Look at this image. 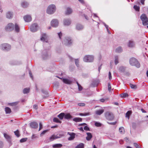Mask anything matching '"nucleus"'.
Returning <instances> with one entry per match:
<instances>
[{
    "label": "nucleus",
    "instance_id": "nucleus-1",
    "mask_svg": "<svg viewBox=\"0 0 148 148\" xmlns=\"http://www.w3.org/2000/svg\"><path fill=\"white\" fill-rule=\"evenodd\" d=\"M51 53L49 50L45 49L41 53V58L43 60H46L49 58L51 56Z\"/></svg>",
    "mask_w": 148,
    "mask_h": 148
},
{
    "label": "nucleus",
    "instance_id": "nucleus-2",
    "mask_svg": "<svg viewBox=\"0 0 148 148\" xmlns=\"http://www.w3.org/2000/svg\"><path fill=\"white\" fill-rule=\"evenodd\" d=\"M130 64L132 66H135L138 68L140 67V64L138 60L134 58H131L129 61Z\"/></svg>",
    "mask_w": 148,
    "mask_h": 148
},
{
    "label": "nucleus",
    "instance_id": "nucleus-3",
    "mask_svg": "<svg viewBox=\"0 0 148 148\" xmlns=\"http://www.w3.org/2000/svg\"><path fill=\"white\" fill-rule=\"evenodd\" d=\"M56 10V6L52 4L48 6L47 12V13L49 14H52L54 13Z\"/></svg>",
    "mask_w": 148,
    "mask_h": 148
},
{
    "label": "nucleus",
    "instance_id": "nucleus-4",
    "mask_svg": "<svg viewBox=\"0 0 148 148\" xmlns=\"http://www.w3.org/2000/svg\"><path fill=\"white\" fill-rule=\"evenodd\" d=\"M11 46L7 43H3L1 45L0 48L1 49L5 51H8L10 49Z\"/></svg>",
    "mask_w": 148,
    "mask_h": 148
},
{
    "label": "nucleus",
    "instance_id": "nucleus-5",
    "mask_svg": "<svg viewBox=\"0 0 148 148\" xmlns=\"http://www.w3.org/2000/svg\"><path fill=\"white\" fill-rule=\"evenodd\" d=\"M94 57L92 55H86L83 58V60L86 62H93Z\"/></svg>",
    "mask_w": 148,
    "mask_h": 148
},
{
    "label": "nucleus",
    "instance_id": "nucleus-6",
    "mask_svg": "<svg viewBox=\"0 0 148 148\" xmlns=\"http://www.w3.org/2000/svg\"><path fill=\"white\" fill-rule=\"evenodd\" d=\"M62 43L65 45L69 46L72 44L71 38L69 37H66L62 41Z\"/></svg>",
    "mask_w": 148,
    "mask_h": 148
},
{
    "label": "nucleus",
    "instance_id": "nucleus-7",
    "mask_svg": "<svg viewBox=\"0 0 148 148\" xmlns=\"http://www.w3.org/2000/svg\"><path fill=\"white\" fill-rule=\"evenodd\" d=\"M105 116L108 120L112 121L114 118L113 114L111 112H107L105 113Z\"/></svg>",
    "mask_w": 148,
    "mask_h": 148
},
{
    "label": "nucleus",
    "instance_id": "nucleus-8",
    "mask_svg": "<svg viewBox=\"0 0 148 148\" xmlns=\"http://www.w3.org/2000/svg\"><path fill=\"white\" fill-rule=\"evenodd\" d=\"M14 25L12 23H8L5 27V29L6 31L10 32L12 31L14 29Z\"/></svg>",
    "mask_w": 148,
    "mask_h": 148
},
{
    "label": "nucleus",
    "instance_id": "nucleus-9",
    "mask_svg": "<svg viewBox=\"0 0 148 148\" xmlns=\"http://www.w3.org/2000/svg\"><path fill=\"white\" fill-rule=\"evenodd\" d=\"M38 28V26L37 24L34 23L31 26L30 30L33 32H36Z\"/></svg>",
    "mask_w": 148,
    "mask_h": 148
},
{
    "label": "nucleus",
    "instance_id": "nucleus-10",
    "mask_svg": "<svg viewBox=\"0 0 148 148\" xmlns=\"http://www.w3.org/2000/svg\"><path fill=\"white\" fill-rule=\"evenodd\" d=\"M40 40L44 42H48V36L45 33H42L41 34Z\"/></svg>",
    "mask_w": 148,
    "mask_h": 148
},
{
    "label": "nucleus",
    "instance_id": "nucleus-11",
    "mask_svg": "<svg viewBox=\"0 0 148 148\" xmlns=\"http://www.w3.org/2000/svg\"><path fill=\"white\" fill-rule=\"evenodd\" d=\"M3 135L4 137L6 139L7 141L9 144V146H11L12 145V143L10 136L5 133H4Z\"/></svg>",
    "mask_w": 148,
    "mask_h": 148
},
{
    "label": "nucleus",
    "instance_id": "nucleus-12",
    "mask_svg": "<svg viewBox=\"0 0 148 148\" xmlns=\"http://www.w3.org/2000/svg\"><path fill=\"white\" fill-rule=\"evenodd\" d=\"M62 136L60 134H57V135H52L49 138V141H51L55 139H57L60 138Z\"/></svg>",
    "mask_w": 148,
    "mask_h": 148
},
{
    "label": "nucleus",
    "instance_id": "nucleus-13",
    "mask_svg": "<svg viewBox=\"0 0 148 148\" xmlns=\"http://www.w3.org/2000/svg\"><path fill=\"white\" fill-rule=\"evenodd\" d=\"M58 21L57 19H54L51 22V26L54 27H57L58 25Z\"/></svg>",
    "mask_w": 148,
    "mask_h": 148
},
{
    "label": "nucleus",
    "instance_id": "nucleus-14",
    "mask_svg": "<svg viewBox=\"0 0 148 148\" xmlns=\"http://www.w3.org/2000/svg\"><path fill=\"white\" fill-rule=\"evenodd\" d=\"M67 134L70 136L68 138L69 140H72L75 138V134L73 132H68Z\"/></svg>",
    "mask_w": 148,
    "mask_h": 148
},
{
    "label": "nucleus",
    "instance_id": "nucleus-15",
    "mask_svg": "<svg viewBox=\"0 0 148 148\" xmlns=\"http://www.w3.org/2000/svg\"><path fill=\"white\" fill-rule=\"evenodd\" d=\"M63 23L64 25H69L71 23V20L69 18L64 19L63 20Z\"/></svg>",
    "mask_w": 148,
    "mask_h": 148
},
{
    "label": "nucleus",
    "instance_id": "nucleus-16",
    "mask_svg": "<svg viewBox=\"0 0 148 148\" xmlns=\"http://www.w3.org/2000/svg\"><path fill=\"white\" fill-rule=\"evenodd\" d=\"M100 81L98 79H96L93 80L91 84V86L92 87H95L97 86L99 83Z\"/></svg>",
    "mask_w": 148,
    "mask_h": 148
},
{
    "label": "nucleus",
    "instance_id": "nucleus-17",
    "mask_svg": "<svg viewBox=\"0 0 148 148\" xmlns=\"http://www.w3.org/2000/svg\"><path fill=\"white\" fill-rule=\"evenodd\" d=\"M57 77L60 78V79H62L63 82L66 84H71L72 82L70 80L68 79L63 78H60L58 77V76H57Z\"/></svg>",
    "mask_w": 148,
    "mask_h": 148
},
{
    "label": "nucleus",
    "instance_id": "nucleus-18",
    "mask_svg": "<svg viewBox=\"0 0 148 148\" xmlns=\"http://www.w3.org/2000/svg\"><path fill=\"white\" fill-rule=\"evenodd\" d=\"M30 126L32 128L36 129L38 127V124L36 122H33L30 123Z\"/></svg>",
    "mask_w": 148,
    "mask_h": 148
},
{
    "label": "nucleus",
    "instance_id": "nucleus-19",
    "mask_svg": "<svg viewBox=\"0 0 148 148\" xmlns=\"http://www.w3.org/2000/svg\"><path fill=\"white\" fill-rule=\"evenodd\" d=\"M24 19L26 22H28L31 21L32 18L31 16L29 15H27L24 16Z\"/></svg>",
    "mask_w": 148,
    "mask_h": 148
},
{
    "label": "nucleus",
    "instance_id": "nucleus-20",
    "mask_svg": "<svg viewBox=\"0 0 148 148\" xmlns=\"http://www.w3.org/2000/svg\"><path fill=\"white\" fill-rule=\"evenodd\" d=\"M72 118V116L69 113H65L64 119L67 120H69Z\"/></svg>",
    "mask_w": 148,
    "mask_h": 148
},
{
    "label": "nucleus",
    "instance_id": "nucleus-21",
    "mask_svg": "<svg viewBox=\"0 0 148 148\" xmlns=\"http://www.w3.org/2000/svg\"><path fill=\"white\" fill-rule=\"evenodd\" d=\"M140 18L142 22L146 20H148V18L145 14H143L140 16Z\"/></svg>",
    "mask_w": 148,
    "mask_h": 148
},
{
    "label": "nucleus",
    "instance_id": "nucleus-22",
    "mask_svg": "<svg viewBox=\"0 0 148 148\" xmlns=\"http://www.w3.org/2000/svg\"><path fill=\"white\" fill-rule=\"evenodd\" d=\"M84 28L83 25L80 24H77L76 25V29L78 30H82Z\"/></svg>",
    "mask_w": 148,
    "mask_h": 148
},
{
    "label": "nucleus",
    "instance_id": "nucleus-23",
    "mask_svg": "<svg viewBox=\"0 0 148 148\" xmlns=\"http://www.w3.org/2000/svg\"><path fill=\"white\" fill-rule=\"evenodd\" d=\"M20 28L18 25L17 23H15L14 25V30L15 32L17 33L19 32Z\"/></svg>",
    "mask_w": 148,
    "mask_h": 148
},
{
    "label": "nucleus",
    "instance_id": "nucleus-24",
    "mask_svg": "<svg viewBox=\"0 0 148 148\" xmlns=\"http://www.w3.org/2000/svg\"><path fill=\"white\" fill-rule=\"evenodd\" d=\"M13 13L10 12H8L6 14V17L8 18H11L13 17Z\"/></svg>",
    "mask_w": 148,
    "mask_h": 148
},
{
    "label": "nucleus",
    "instance_id": "nucleus-25",
    "mask_svg": "<svg viewBox=\"0 0 148 148\" xmlns=\"http://www.w3.org/2000/svg\"><path fill=\"white\" fill-rule=\"evenodd\" d=\"M29 5V3H28L26 1H23L21 3V5L22 7L23 8H26Z\"/></svg>",
    "mask_w": 148,
    "mask_h": 148
},
{
    "label": "nucleus",
    "instance_id": "nucleus-26",
    "mask_svg": "<svg viewBox=\"0 0 148 148\" xmlns=\"http://www.w3.org/2000/svg\"><path fill=\"white\" fill-rule=\"evenodd\" d=\"M86 134L87 135V136L86 137V140L88 141H89L92 138V135L91 134L90 132H87Z\"/></svg>",
    "mask_w": 148,
    "mask_h": 148
},
{
    "label": "nucleus",
    "instance_id": "nucleus-27",
    "mask_svg": "<svg viewBox=\"0 0 148 148\" xmlns=\"http://www.w3.org/2000/svg\"><path fill=\"white\" fill-rule=\"evenodd\" d=\"M103 109H101L97 110L95 112V113L97 115H100L102 114L104 112Z\"/></svg>",
    "mask_w": 148,
    "mask_h": 148
},
{
    "label": "nucleus",
    "instance_id": "nucleus-28",
    "mask_svg": "<svg viewBox=\"0 0 148 148\" xmlns=\"http://www.w3.org/2000/svg\"><path fill=\"white\" fill-rule=\"evenodd\" d=\"M135 44L134 42L132 40H130L129 41L128 46L130 47H132L134 46Z\"/></svg>",
    "mask_w": 148,
    "mask_h": 148
},
{
    "label": "nucleus",
    "instance_id": "nucleus-29",
    "mask_svg": "<svg viewBox=\"0 0 148 148\" xmlns=\"http://www.w3.org/2000/svg\"><path fill=\"white\" fill-rule=\"evenodd\" d=\"M65 114V113H61L58 114L57 116L59 118V119L61 120L63 119V118H64V115Z\"/></svg>",
    "mask_w": 148,
    "mask_h": 148
},
{
    "label": "nucleus",
    "instance_id": "nucleus-30",
    "mask_svg": "<svg viewBox=\"0 0 148 148\" xmlns=\"http://www.w3.org/2000/svg\"><path fill=\"white\" fill-rule=\"evenodd\" d=\"M62 146V145L60 143L55 144L52 145L53 147L54 148H61Z\"/></svg>",
    "mask_w": 148,
    "mask_h": 148
},
{
    "label": "nucleus",
    "instance_id": "nucleus-31",
    "mask_svg": "<svg viewBox=\"0 0 148 148\" xmlns=\"http://www.w3.org/2000/svg\"><path fill=\"white\" fill-rule=\"evenodd\" d=\"M123 51V49L121 47L119 46L116 49L115 51L116 52L118 53H121Z\"/></svg>",
    "mask_w": 148,
    "mask_h": 148
},
{
    "label": "nucleus",
    "instance_id": "nucleus-32",
    "mask_svg": "<svg viewBox=\"0 0 148 148\" xmlns=\"http://www.w3.org/2000/svg\"><path fill=\"white\" fill-rule=\"evenodd\" d=\"M42 92L45 95V96H43V98H46L49 97V95H48V93L46 91L44 90H42Z\"/></svg>",
    "mask_w": 148,
    "mask_h": 148
},
{
    "label": "nucleus",
    "instance_id": "nucleus-33",
    "mask_svg": "<svg viewBox=\"0 0 148 148\" xmlns=\"http://www.w3.org/2000/svg\"><path fill=\"white\" fill-rule=\"evenodd\" d=\"M42 92L45 95V96H43V98H46L49 97V95H48V93L46 91L44 90H42Z\"/></svg>",
    "mask_w": 148,
    "mask_h": 148
},
{
    "label": "nucleus",
    "instance_id": "nucleus-34",
    "mask_svg": "<svg viewBox=\"0 0 148 148\" xmlns=\"http://www.w3.org/2000/svg\"><path fill=\"white\" fill-rule=\"evenodd\" d=\"M125 70V67L123 66H120L119 69V71L121 72H124Z\"/></svg>",
    "mask_w": 148,
    "mask_h": 148
},
{
    "label": "nucleus",
    "instance_id": "nucleus-35",
    "mask_svg": "<svg viewBox=\"0 0 148 148\" xmlns=\"http://www.w3.org/2000/svg\"><path fill=\"white\" fill-rule=\"evenodd\" d=\"M72 12V9L70 8H68L66 9V14L69 15L71 14Z\"/></svg>",
    "mask_w": 148,
    "mask_h": 148
},
{
    "label": "nucleus",
    "instance_id": "nucleus-36",
    "mask_svg": "<svg viewBox=\"0 0 148 148\" xmlns=\"http://www.w3.org/2000/svg\"><path fill=\"white\" fill-rule=\"evenodd\" d=\"M132 111L131 110L128 111L126 113L125 117L128 118V119H129L130 116L132 113Z\"/></svg>",
    "mask_w": 148,
    "mask_h": 148
},
{
    "label": "nucleus",
    "instance_id": "nucleus-37",
    "mask_svg": "<svg viewBox=\"0 0 148 148\" xmlns=\"http://www.w3.org/2000/svg\"><path fill=\"white\" fill-rule=\"evenodd\" d=\"M73 121L76 122H79L82 121V119L80 118L77 117L74 118L73 119Z\"/></svg>",
    "mask_w": 148,
    "mask_h": 148
},
{
    "label": "nucleus",
    "instance_id": "nucleus-38",
    "mask_svg": "<svg viewBox=\"0 0 148 148\" xmlns=\"http://www.w3.org/2000/svg\"><path fill=\"white\" fill-rule=\"evenodd\" d=\"M30 88H24L23 90V92L24 94H27L29 92Z\"/></svg>",
    "mask_w": 148,
    "mask_h": 148
},
{
    "label": "nucleus",
    "instance_id": "nucleus-39",
    "mask_svg": "<svg viewBox=\"0 0 148 148\" xmlns=\"http://www.w3.org/2000/svg\"><path fill=\"white\" fill-rule=\"evenodd\" d=\"M5 111L6 114H10L11 112V110L9 108L6 107L5 108Z\"/></svg>",
    "mask_w": 148,
    "mask_h": 148
},
{
    "label": "nucleus",
    "instance_id": "nucleus-40",
    "mask_svg": "<svg viewBox=\"0 0 148 148\" xmlns=\"http://www.w3.org/2000/svg\"><path fill=\"white\" fill-rule=\"evenodd\" d=\"M84 144L82 143H80L77 145L75 148H84Z\"/></svg>",
    "mask_w": 148,
    "mask_h": 148
},
{
    "label": "nucleus",
    "instance_id": "nucleus-41",
    "mask_svg": "<svg viewBox=\"0 0 148 148\" xmlns=\"http://www.w3.org/2000/svg\"><path fill=\"white\" fill-rule=\"evenodd\" d=\"M119 131L121 134H124L125 132L124 129L123 127H120L119 128Z\"/></svg>",
    "mask_w": 148,
    "mask_h": 148
},
{
    "label": "nucleus",
    "instance_id": "nucleus-42",
    "mask_svg": "<svg viewBox=\"0 0 148 148\" xmlns=\"http://www.w3.org/2000/svg\"><path fill=\"white\" fill-rule=\"evenodd\" d=\"M53 121L54 122L57 123H62V121H60L58 118L56 117H55L53 118Z\"/></svg>",
    "mask_w": 148,
    "mask_h": 148
},
{
    "label": "nucleus",
    "instance_id": "nucleus-43",
    "mask_svg": "<svg viewBox=\"0 0 148 148\" xmlns=\"http://www.w3.org/2000/svg\"><path fill=\"white\" fill-rule=\"evenodd\" d=\"M114 62L116 65L119 63V57L118 56H115Z\"/></svg>",
    "mask_w": 148,
    "mask_h": 148
},
{
    "label": "nucleus",
    "instance_id": "nucleus-44",
    "mask_svg": "<svg viewBox=\"0 0 148 148\" xmlns=\"http://www.w3.org/2000/svg\"><path fill=\"white\" fill-rule=\"evenodd\" d=\"M75 63L76 66L78 67L79 66V59H75Z\"/></svg>",
    "mask_w": 148,
    "mask_h": 148
},
{
    "label": "nucleus",
    "instance_id": "nucleus-45",
    "mask_svg": "<svg viewBox=\"0 0 148 148\" xmlns=\"http://www.w3.org/2000/svg\"><path fill=\"white\" fill-rule=\"evenodd\" d=\"M15 135L17 137H18L20 136L19 132L18 130H17L16 131L14 132Z\"/></svg>",
    "mask_w": 148,
    "mask_h": 148
},
{
    "label": "nucleus",
    "instance_id": "nucleus-46",
    "mask_svg": "<svg viewBox=\"0 0 148 148\" xmlns=\"http://www.w3.org/2000/svg\"><path fill=\"white\" fill-rule=\"evenodd\" d=\"M128 94L127 93H122L121 94V97H128Z\"/></svg>",
    "mask_w": 148,
    "mask_h": 148
},
{
    "label": "nucleus",
    "instance_id": "nucleus-47",
    "mask_svg": "<svg viewBox=\"0 0 148 148\" xmlns=\"http://www.w3.org/2000/svg\"><path fill=\"white\" fill-rule=\"evenodd\" d=\"M134 8L136 11H139L140 7L139 6H137L136 5H134Z\"/></svg>",
    "mask_w": 148,
    "mask_h": 148
},
{
    "label": "nucleus",
    "instance_id": "nucleus-48",
    "mask_svg": "<svg viewBox=\"0 0 148 148\" xmlns=\"http://www.w3.org/2000/svg\"><path fill=\"white\" fill-rule=\"evenodd\" d=\"M142 23L143 25L146 26L148 25V20H145L143 21H142Z\"/></svg>",
    "mask_w": 148,
    "mask_h": 148
},
{
    "label": "nucleus",
    "instance_id": "nucleus-49",
    "mask_svg": "<svg viewBox=\"0 0 148 148\" xmlns=\"http://www.w3.org/2000/svg\"><path fill=\"white\" fill-rule=\"evenodd\" d=\"M95 125L97 127H99L101 126V123L99 122H96L95 123Z\"/></svg>",
    "mask_w": 148,
    "mask_h": 148
},
{
    "label": "nucleus",
    "instance_id": "nucleus-50",
    "mask_svg": "<svg viewBox=\"0 0 148 148\" xmlns=\"http://www.w3.org/2000/svg\"><path fill=\"white\" fill-rule=\"evenodd\" d=\"M27 138H22L20 140V142L21 143L24 142L27 140Z\"/></svg>",
    "mask_w": 148,
    "mask_h": 148
},
{
    "label": "nucleus",
    "instance_id": "nucleus-51",
    "mask_svg": "<svg viewBox=\"0 0 148 148\" xmlns=\"http://www.w3.org/2000/svg\"><path fill=\"white\" fill-rule=\"evenodd\" d=\"M130 87L132 88L135 89L136 88V86L135 85L130 84Z\"/></svg>",
    "mask_w": 148,
    "mask_h": 148
},
{
    "label": "nucleus",
    "instance_id": "nucleus-52",
    "mask_svg": "<svg viewBox=\"0 0 148 148\" xmlns=\"http://www.w3.org/2000/svg\"><path fill=\"white\" fill-rule=\"evenodd\" d=\"M134 145L136 148H141L140 146L136 143H134Z\"/></svg>",
    "mask_w": 148,
    "mask_h": 148
},
{
    "label": "nucleus",
    "instance_id": "nucleus-53",
    "mask_svg": "<svg viewBox=\"0 0 148 148\" xmlns=\"http://www.w3.org/2000/svg\"><path fill=\"white\" fill-rule=\"evenodd\" d=\"M3 146V142L0 141V148H2Z\"/></svg>",
    "mask_w": 148,
    "mask_h": 148
},
{
    "label": "nucleus",
    "instance_id": "nucleus-54",
    "mask_svg": "<svg viewBox=\"0 0 148 148\" xmlns=\"http://www.w3.org/2000/svg\"><path fill=\"white\" fill-rule=\"evenodd\" d=\"M78 105L80 106H84L85 104L84 103H80L78 104Z\"/></svg>",
    "mask_w": 148,
    "mask_h": 148
},
{
    "label": "nucleus",
    "instance_id": "nucleus-55",
    "mask_svg": "<svg viewBox=\"0 0 148 148\" xmlns=\"http://www.w3.org/2000/svg\"><path fill=\"white\" fill-rule=\"evenodd\" d=\"M108 123L110 125H114L116 123V121L114 122H108Z\"/></svg>",
    "mask_w": 148,
    "mask_h": 148
},
{
    "label": "nucleus",
    "instance_id": "nucleus-56",
    "mask_svg": "<svg viewBox=\"0 0 148 148\" xmlns=\"http://www.w3.org/2000/svg\"><path fill=\"white\" fill-rule=\"evenodd\" d=\"M48 131V130H44L42 133L40 134V135L42 136L44 134H45L46 132H47Z\"/></svg>",
    "mask_w": 148,
    "mask_h": 148
},
{
    "label": "nucleus",
    "instance_id": "nucleus-57",
    "mask_svg": "<svg viewBox=\"0 0 148 148\" xmlns=\"http://www.w3.org/2000/svg\"><path fill=\"white\" fill-rule=\"evenodd\" d=\"M108 77H109V78L110 80H111L112 78V75H111V73L109 71L108 73Z\"/></svg>",
    "mask_w": 148,
    "mask_h": 148
},
{
    "label": "nucleus",
    "instance_id": "nucleus-58",
    "mask_svg": "<svg viewBox=\"0 0 148 148\" xmlns=\"http://www.w3.org/2000/svg\"><path fill=\"white\" fill-rule=\"evenodd\" d=\"M58 36H59V38L60 39H61V36L62 35V34L61 33V32H60L59 33H58Z\"/></svg>",
    "mask_w": 148,
    "mask_h": 148
},
{
    "label": "nucleus",
    "instance_id": "nucleus-59",
    "mask_svg": "<svg viewBox=\"0 0 148 148\" xmlns=\"http://www.w3.org/2000/svg\"><path fill=\"white\" fill-rule=\"evenodd\" d=\"M84 130H86V131H89L90 130V129L89 128L87 127V126H85L84 127Z\"/></svg>",
    "mask_w": 148,
    "mask_h": 148
},
{
    "label": "nucleus",
    "instance_id": "nucleus-60",
    "mask_svg": "<svg viewBox=\"0 0 148 148\" xmlns=\"http://www.w3.org/2000/svg\"><path fill=\"white\" fill-rule=\"evenodd\" d=\"M108 90L110 92L111 90V86L110 84L108 83Z\"/></svg>",
    "mask_w": 148,
    "mask_h": 148
},
{
    "label": "nucleus",
    "instance_id": "nucleus-61",
    "mask_svg": "<svg viewBox=\"0 0 148 148\" xmlns=\"http://www.w3.org/2000/svg\"><path fill=\"white\" fill-rule=\"evenodd\" d=\"M78 88L79 90L81 91L83 89V88L80 85H79L78 86Z\"/></svg>",
    "mask_w": 148,
    "mask_h": 148
},
{
    "label": "nucleus",
    "instance_id": "nucleus-62",
    "mask_svg": "<svg viewBox=\"0 0 148 148\" xmlns=\"http://www.w3.org/2000/svg\"><path fill=\"white\" fill-rule=\"evenodd\" d=\"M42 128V123L40 122L39 123V131H40Z\"/></svg>",
    "mask_w": 148,
    "mask_h": 148
},
{
    "label": "nucleus",
    "instance_id": "nucleus-63",
    "mask_svg": "<svg viewBox=\"0 0 148 148\" xmlns=\"http://www.w3.org/2000/svg\"><path fill=\"white\" fill-rule=\"evenodd\" d=\"M17 104V102H13L10 103V105L13 106L15 105H16Z\"/></svg>",
    "mask_w": 148,
    "mask_h": 148
},
{
    "label": "nucleus",
    "instance_id": "nucleus-64",
    "mask_svg": "<svg viewBox=\"0 0 148 148\" xmlns=\"http://www.w3.org/2000/svg\"><path fill=\"white\" fill-rule=\"evenodd\" d=\"M33 108L36 110L38 108V106L36 105H34L33 106Z\"/></svg>",
    "mask_w": 148,
    "mask_h": 148
}]
</instances>
